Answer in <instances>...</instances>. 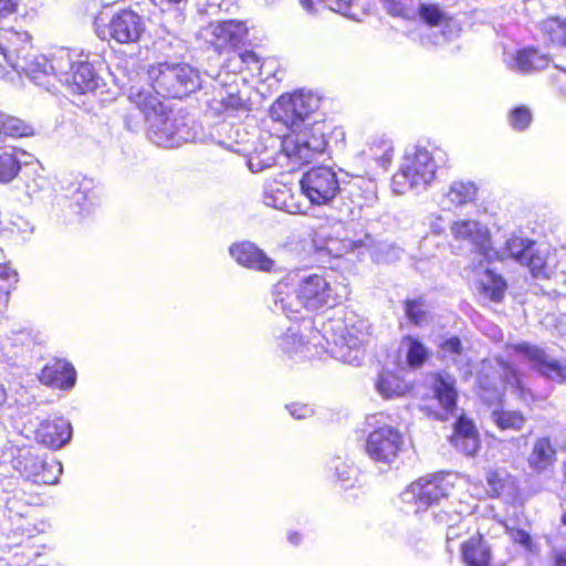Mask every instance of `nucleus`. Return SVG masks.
Here are the masks:
<instances>
[{"instance_id": "1", "label": "nucleus", "mask_w": 566, "mask_h": 566, "mask_svg": "<svg viewBox=\"0 0 566 566\" xmlns=\"http://www.w3.org/2000/svg\"><path fill=\"white\" fill-rule=\"evenodd\" d=\"M128 99L144 114L148 138L157 146L174 148L195 137L185 118L168 109L149 88L130 86Z\"/></svg>"}, {"instance_id": "2", "label": "nucleus", "mask_w": 566, "mask_h": 566, "mask_svg": "<svg viewBox=\"0 0 566 566\" xmlns=\"http://www.w3.org/2000/svg\"><path fill=\"white\" fill-rule=\"evenodd\" d=\"M147 76L156 96L182 98L201 86L199 72L187 63L151 64L147 67Z\"/></svg>"}, {"instance_id": "3", "label": "nucleus", "mask_w": 566, "mask_h": 566, "mask_svg": "<svg viewBox=\"0 0 566 566\" xmlns=\"http://www.w3.org/2000/svg\"><path fill=\"white\" fill-rule=\"evenodd\" d=\"M438 164L424 147H413L403 156L399 170L391 178V188L398 195L409 190L422 191L436 178Z\"/></svg>"}, {"instance_id": "4", "label": "nucleus", "mask_w": 566, "mask_h": 566, "mask_svg": "<svg viewBox=\"0 0 566 566\" xmlns=\"http://www.w3.org/2000/svg\"><path fill=\"white\" fill-rule=\"evenodd\" d=\"M324 338L332 357L348 365H360L367 338L363 322L352 325L342 321L331 322L324 327Z\"/></svg>"}, {"instance_id": "5", "label": "nucleus", "mask_w": 566, "mask_h": 566, "mask_svg": "<svg viewBox=\"0 0 566 566\" xmlns=\"http://www.w3.org/2000/svg\"><path fill=\"white\" fill-rule=\"evenodd\" d=\"M290 128L291 133L282 140V146L291 159L306 164L326 150V127L323 122L313 120L311 125Z\"/></svg>"}, {"instance_id": "6", "label": "nucleus", "mask_w": 566, "mask_h": 566, "mask_svg": "<svg viewBox=\"0 0 566 566\" xmlns=\"http://www.w3.org/2000/svg\"><path fill=\"white\" fill-rule=\"evenodd\" d=\"M321 99L312 92H295L282 95L270 109L271 117L283 123L287 127L311 125L316 111L319 108Z\"/></svg>"}, {"instance_id": "7", "label": "nucleus", "mask_w": 566, "mask_h": 566, "mask_svg": "<svg viewBox=\"0 0 566 566\" xmlns=\"http://www.w3.org/2000/svg\"><path fill=\"white\" fill-rule=\"evenodd\" d=\"M454 475L451 473H434L412 482L401 493L403 503L413 504L416 512L427 510L447 499L454 488Z\"/></svg>"}, {"instance_id": "8", "label": "nucleus", "mask_w": 566, "mask_h": 566, "mask_svg": "<svg viewBox=\"0 0 566 566\" xmlns=\"http://www.w3.org/2000/svg\"><path fill=\"white\" fill-rule=\"evenodd\" d=\"M384 415L371 416L369 424H378L366 440L365 449L368 457L377 462L391 465L403 446L402 434L395 427L381 423Z\"/></svg>"}, {"instance_id": "9", "label": "nucleus", "mask_w": 566, "mask_h": 566, "mask_svg": "<svg viewBox=\"0 0 566 566\" xmlns=\"http://www.w3.org/2000/svg\"><path fill=\"white\" fill-rule=\"evenodd\" d=\"M298 184L302 195L314 206L331 203L340 191L337 174L327 166L303 172Z\"/></svg>"}, {"instance_id": "10", "label": "nucleus", "mask_w": 566, "mask_h": 566, "mask_svg": "<svg viewBox=\"0 0 566 566\" xmlns=\"http://www.w3.org/2000/svg\"><path fill=\"white\" fill-rule=\"evenodd\" d=\"M70 63V50L60 48L48 56L30 51L21 60H14L12 69L38 82L43 76H54L59 80L60 73H65Z\"/></svg>"}, {"instance_id": "11", "label": "nucleus", "mask_w": 566, "mask_h": 566, "mask_svg": "<svg viewBox=\"0 0 566 566\" xmlns=\"http://www.w3.org/2000/svg\"><path fill=\"white\" fill-rule=\"evenodd\" d=\"M297 289L303 308L310 311H316L324 306L334 307L344 298L336 285L333 286L324 276L318 274L302 277Z\"/></svg>"}, {"instance_id": "12", "label": "nucleus", "mask_w": 566, "mask_h": 566, "mask_svg": "<svg viewBox=\"0 0 566 566\" xmlns=\"http://www.w3.org/2000/svg\"><path fill=\"white\" fill-rule=\"evenodd\" d=\"M450 232L454 241L467 244L489 261L499 254L490 245L488 227L478 220L458 219L450 224Z\"/></svg>"}, {"instance_id": "13", "label": "nucleus", "mask_w": 566, "mask_h": 566, "mask_svg": "<svg viewBox=\"0 0 566 566\" xmlns=\"http://www.w3.org/2000/svg\"><path fill=\"white\" fill-rule=\"evenodd\" d=\"M70 62L71 65L66 67L65 73H60L59 81L70 87L73 93L94 92L101 78L88 62V56L70 50Z\"/></svg>"}, {"instance_id": "14", "label": "nucleus", "mask_w": 566, "mask_h": 566, "mask_svg": "<svg viewBox=\"0 0 566 566\" xmlns=\"http://www.w3.org/2000/svg\"><path fill=\"white\" fill-rule=\"evenodd\" d=\"M512 348L543 377L556 382L566 381V364L554 359L543 348L528 343L515 344Z\"/></svg>"}, {"instance_id": "15", "label": "nucleus", "mask_w": 566, "mask_h": 566, "mask_svg": "<svg viewBox=\"0 0 566 566\" xmlns=\"http://www.w3.org/2000/svg\"><path fill=\"white\" fill-rule=\"evenodd\" d=\"M248 29L243 22L227 20L211 23L206 30V40L219 53L234 51L244 43Z\"/></svg>"}, {"instance_id": "16", "label": "nucleus", "mask_w": 566, "mask_h": 566, "mask_svg": "<svg viewBox=\"0 0 566 566\" xmlns=\"http://www.w3.org/2000/svg\"><path fill=\"white\" fill-rule=\"evenodd\" d=\"M13 468L22 476H24L27 480H31L35 484L56 483L57 476L49 474V471H52L53 469H56L59 474L62 473V465L60 462H45L31 451L20 453L19 457L13 460Z\"/></svg>"}, {"instance_id": "17", "label": "nucleus", "mask_w": 566, "mask_h": 566, "mask_svg": "<svg viewBox=\"0 0 566 566\" xmlns=\"http://www.w3.org/2000/svg\"><path fill=\"white\" fill-rule=\"evenodd\" d=\"M479 197V186L470 179L452 180L443 190L440 206L446 211H455L474 205Z\"/></svg>"}, {"instance_id": "18", "label": "nucleus", "mask_w": 566, "mask_h": 566, "mask_svg": "<svg viewBox=\"0 0 566 566\" xmlns=\"http://www.w3.org/2000/svg\"><path fill=\"white\" fill-rule=\"evenodd\" d=\"M109 33L118 43L137 42L144 30L143 17L132 10H122L114 14L108 24Z\"/></svg>"}, {"instance_id": "19", "label": "nucleus", "mask_w": 566, "mask_h": 566, "mask_svg": "<svg viewBox=\"0 0 566 566\" xmlns=\"http://www.w3.org/2000/svg\"><path fill=\"white\" fill-rule=\"evenodd\" d=\"M30 51H34L32 38L27 31L14 29L4 30L0 33V66L14 65V60L21 57Z\"/></svg>"}, {"instance_id": "20", "label": "nucleus", "mask_w": 566, "mask_h": 566, "mask_svg": "<svg viewBox=\"0 0 566 566\" xmlns=\"http://www.w3.org/2000/svg\"><path fill=\"white\" fill-rule=\"evenodd\" d=\"M72 434L71 422L63 417L43 420L35 430V439L51 449L64 447Z\"/></svg>"}, {"instance_id": "21", "label": "nucleus", "mask_w": 566, "mask_h": 566, "mask_svg": "<svg viewBox=\"0 0 566 566\" xmlns=\"http://www.w3.org/2000/svg\"><path fill=\"white\" fill-rule=\"evenodd\" d=\"M229 252L237 263L244 268L263 272L275 270V261L251 242L234 243Z\"/></svg>"}, {"instance_id": "22", "label": "nucleus", "mask_w": 566, "mask_h": 566, "mask_svg": "<svg viewBox=\"0 0 566 566\" xmlns=\"http://www.w3.org/2000/svg\"><path fill=\"white\" fill-rule=\"evenodd\" d=\"M488 493L502 499L504 502H514L518 496L517 480L504 469L489 470L486 473Z\"/></svg>"}, {"instance_id": "23", "label": "nucleus", "mask_w": 566, "mask_h": 566, "mask_svg": "<svg viewBox=\"0 0 566 566\" xmlns=\"http://www.w3.org/2000/svg\"><path fill=\"white\" fill-rule=\"evenodd\" d=\"M40 380L48 386L69 389L75 384L76 371L70 363L62 359H55L42 368Z\"/></svg>"}, {"instance_id": "24", "label": "nucleus", "mask_w": 566, "mask_h": 566, "mask_svg": "<svg viewBox=\"0 0 566 566\" xmlns=\"http://www.w3.org/2000/svg\"><path fill=\"white\" fill-rule=\"evenodd\" d=\"M274 311L281 312L291 318L303 310L298 289H295L287 281H280L273 287Z\"/></svg>"}, {"instance_id": "25", "label": "nucleus", "mask_w": 566, "mask_h": 566, "mask_svg": "<svg viewBox=\"0 0 566 566\" xmlns=\"http://www.w3.org/2000/svg\"><path fill=\"white\" fill-rule=\"evenodd\" d=\"M453 447L465 455H474L479 449L478 432L473 422L461 417L455 422L454 433L451 437Z\"/></svg>"}, {"instance_id": "26", "label": "nucleus", "mask_w": 566, "mask_h": 566, "mask_svg": "<svg viewBox=\"0 0 566 566\" xmlns=\"http://www.w3.org/2000/svg\"><path fill=\"white\" fill-rule=\"evenodd\" d=\"M264 203L289 213H301V205L295 201L291 189L280 182L270 184L264 191Z\"/></svg>"}, {"instance_id": "27", "label": "nucleus", "mask_w": 566, "mask_h": 566, "mask_svg": "<svg viewBox=\"0 0 566 566\" xmlns=\"http://www.w3.org/2000/svg\"><path fill=\"white\" fill-rule=\"evenodd\" d=\"M462 558L468 566H502L493 560L491 547L481 536L462 545Z\"/></svg>"}, {"instance_id": "28", "label": "nucleus", "mask_w": 566, "mask_h": 566, "mask_svg": "<svg viewBox=\"0 0 566 566\" xmlns=\"http://www.w3.org/2000/svg\"><path fill=\"white\" fill-rule=\"evenodd\" d=\"M277 346L281 350L290 357L300 355L306 356L308 352V345L304 342L300 335V326L295 323H290L285 328H279L274 332Z\"/></svg>"}, {"instance_id": "29", "label": "nucleus", "mask_w": 566, "mask_h": 566, "mask_svg": "<svg viewBox=\"0 0 566 566\" xmlns=\"http://www.w3.org/2000/svg\"><path fill=\"white\" fill-rule=\"evenodd\" d=\"M556 461V449L548 437H538L534 440L527 463L536 472H543Z\"/></svg>"}, {"instance_id": "30", "label": "nucleus", "mask_w": 566, "mask_h": 566, "mask_svg": "<svg viewBox=\"0 0 566 566\" xmlns=\"http://www.w3.org/2000/svg\"><path fill=\"white\" fill-rule=\"evenodd\" d=\"M548 63L549 59L546 54L539 53L536 49L527 48L515 53L512 69L521 73H531L545 69Z\"/></svg>"}, {"instance_id": "31", "label": "nucleus", "mask_w": 566, "mask_h": 566, "mask_svg": "<svg viewBox=\"0 0 566 566\" xmlns=\"http://www.w3.org/2000/svg\"><path fill=\"white\" fill-rule=\"evenodd\" d=\"M434 395L440 405L451 411L457 403L455 379L448 373H438L434 376Z\"/></svg>"}, {"instance_id": "32", "label": "nucleus", "mask_w": 566, "mask_h": 566, "mask_svg": "<svg viewBox=\"0 0 566 566\" xmlns=\"http://www.w3.org/2000/svg\"><path fill=\"white\" fill-rule=\"evenodd\" d=\"M376 389L385 399H391L405 395L408 385L396 374L382 371L377 378Z\"/></svg>"}, {"instance_id": "33", "label": "nucleus", "mask_w": 566, "mask_h": 566, "mask_svg": "<svg viewBox=\"0 0 566 566\" xmlns=\"http://www.w3.org/2000/svg\"><path fill=\"white\" fill-rule=\"evenodd\" d=\"M534 244L535 242L530 239L511 237L506 240L503 250L501 252L496 251L499 254L493 259L511 258L520 264H524L526 262V256Z\"/></svg>"}, {"instance_id": "34", "label": "nucleus", "mask_w": 566, "mask_h": 566, "mask_svg": "<svg viewBox=\"0 0 566 566\" xmlns=\"http://www.w3.org/2000/svg\"><path fill=\"white\" fill-rule=\"evenodd\" d=\"M365 153L378 166L386 169L391 163L394 155L392 142L385 135L376 136L369 143L368 149Z\"/></svg>"}, {"instance_id": "35", "label": "nucleus", "mask_w": 566, "mask_h": 566, "mask_svg": "<svg viewBox=\"0 0 566 566\" xmlns=\"http://www.w3.org/2000/svg\"><path fill=\"white\" fill-rule=\"evenodd\" d=\"M523 265L530 268L534 277H548L552 272L548 249L534 244Z\"/></svg>"}, {"instance_id": "36", "label": "nucleus", "mask_w": 566, "mask_h": 566, "mask_svg": "<svg viewBox=\"0 0 566 566\" xmlns=\"http://www.w3.org/2000/svg\"><path fill=\"white\" fill-rule=\"evenodd\" d=\"M0 135L20 138L34 135V128L23 119L0 111Z\"/></svg>"}, {"instance_id": "37", "label": "nucleus", "mask_w": 566, "mask_h": 566, "mask_svg": "<svg viewBox=\"0 0 566 566\" xmlns=\"http://www.w3.org/2000/svg\"><path fill=\"white\" fill-rule=\"evenodd\" d=\"M221 130L229 134L228 139L219 142L222 147L237 154H245L249 151V147L247 145L248 133L244 129H241L239 126L234 127L229 124H223L221 126Z\"/></svg>"}, {"instance_id": "38", "label": "nucleus", "mask_w": 566, "mask_h": 566, "mask_svg": "<svg viewBox=\"0 0 566 566\" xmlns=\"http://www.w3.org/2000/svg\"><path fill=\"white\" fill-rule=\"evenodd\" d=\"M21 163L17 156V149L0 151V184L11 182L20 172Z\"/></svg>"}, {"instance_id": "39", "label": "nucleus", "mask_w": 566, "mask_h": 566, "mask_svg": "<svg viewBox=\"0 0 566 566\" xmlns=\"http://www.w3.org/2000/svg\"><path fill=\"white\" fill-rule=\"evenodd\" d=\"M491 419L501 430L515 431L521 430L526 421L522 412L503 409L493 410Z\"/></svg>"}, {"instance_id": "40", "label": "nucleus", "mask_w": 566, "mask_h": 566, "mask_svg": "<svg viewBox=\"0 0 566 566\" xmlns=\"http://www.w3.org/2000/svg\"><path fill=\"white\" fill-rule=\"evenodd\" d=\"M72 200L78 207V213H88L95 205L96 196L93 191L92 181L83 179L77 182Z\"/></svg>"}, {"instance_id": "41", "label": "nucleus", "mask_w": 566, "mask_h": 566, "mask_svg": "<svg viewBox=\"0 0 566 566\" xmlns=\"http://www.w3.org/2000/svg\"><path fill=\"white\" fill-rule=\"evenodd\" d=\"M533 122V113L530 107L520 105L513 107L507 114V123L514 132H525Z\"/></svg>"}, {"instance_id": "42", "label": "nucleus", "mask_w": 566, "mask_h": 566, "mask_svg": "<svg viewBox=\"0 0 566 566\" xmlns=\"http://www.w3.org/2000/svg\"><path fill=\"white\" fill-rule=\"evenodd\" d=\"M328 470L342 483V486L349 488L353 485L356 469L340 458H334L328 463Z\"/></svg>"}, {"instance_id": "43", "label": "nucleus", "mask_w": 566, "mask_h": 566, "mask_svg": "<svg viewBox=\"0 0 566 566\" xmlns=\"http://www.w3.org/2000/svg\"><path fill=\"white\" fill-rule=\"evenodd\" d=\"M542 28L552 43L563 45L566 36V19L549 18L543 22Z\"/></svg>"}, {"instance_id": "44", "label": "nucleus", "mask_w": 566, "mask_h": 566, "mask_svg": "<svg viewBox=\"0 0 566 566\" xmlns=\"http://www.w3.org/2000/svg\"><path fill=\"white\" fill-rule=\"evenodd\" d=\"M482 285L485 293L492 301L500 302L502 300L506 289V283L501 276H497L492 271L486 270Z\"/></svg>"}, {"instance_id": "45", "label": "nucleus", "mask_w": 566, "mask_h": 566, "mask_svg": "<svg viewBox=\"0 0 566 566\" xmlns=\"http://www.w3.org/2000/svg\"><path fill=\"white\" fill-rule=\"evenodd\" d=\"M405 313L407 318L416 324L421 325L427 319L428 307L422 297L407 300L405 302Z\"/></svg>"}, {"instance_id": "46", "label": "nucleus", "mask_w": 566, "mask_h": 566, "mask_svg": "<svg viewBox=\"0 0 566 566\" xmlns=\"http://www.w3.org/2000/svg\"><path fill=\"white\" fill-rule=\"evenodd\" d=\"M502 378L506 386L511 387L520 399L527 401L530 392L523 386L520 375L507 364H502Z\"/></svg>"}, {"instance_id": "47", "label": "nucleus", "mask_w": 566, "mask_h": 566, "mask_svg": "<svg viewBox=\"0 0 566 566\" xmlns=\"http://www.w3.org/2000/svg\"><path fill=\"white\" fill-rule=\"evenodd\" d=\"M407 345V360L410 366H420L427 359V349L422 343L412 337H407L405 339Z\"/></svg>"}, {"instance_id": "48", "label": "nucleus", "mask_w": 566, "mask_h": 566, "mask_svg": "<svg viewBox=\"0 0 566 566\" xmlns=\"http://www.w3.org/2000/svg\"><path fill=\"white\" fill-rule=\"evenodd\" d=\"M419 14L430 25H438L446 19V13L437 4H421Z\"/></svg>"}, {"instance_id": "49", "label": "nucleus", "mask_w": 566, "mask_h": 566, "mask_svg": "<svg viewBox=\"0 0 566 566\" xmlns=\"http://www.w3.org/2000/svg\"><path fill=\"white\" fill-rule=\"evenodd\" d=\"M349 244L333 238L327 239L322 245H317L321 252L333 258H340L347 252Z\"/></svg>"}, {"instance_id": "50", "label": "nucleus", "mask_w": 566, "mask_h": 566, "mask_svg": "<svg viewBox=\"0 0 566 566\" xmlns=\"http://www.w3.org/2000/svg\"><path fill=\"white\" fill-rule=\"evenodd\" d=\"M17 272L6 264H0V297L8 295L12 285L17 282Z\"/></svg>"}, {"instance_id": "51", "label": "nucleus", "mask_w": 566, "mask_h": 566, "mask_svg": "<svg viewBox=\"0 0 566 566\" xmlns=\"http://www.w3.org/2000/svg\"><path fill=\"white\" fill-rule=\"evenodd\" d=\"M441 352L444 356H449L453 361L462 355V343L459 337L452 336L444 339L440 345Z\"/></svg>"}, {"instance_id": "52", "label": "nucleus", "mask_w": 566, "mask_h": 566, "mask_svg": "<svg viewBox=\"0 0 566 566\" xmlns=\"http://www.w3.org/2000/svg\"><path fill=\"white\" fill-rule=\"evenodd\" d=\"M479 385L481 389L480 395L486 402L491 403L500 398L501 394L495 382H489L483 376H480Z\"/></svg>"}, {"instance_id": "53", "label": "nucleus", "mask_w": 566, "mask_h": 566, "mask_svg": "<svg viewBox=\"0 0 566 566\" xmlns=\"http://www.w3.org/2000/svg\"><path fill=\"white\" fill-rule=\"evenodd\" d=\"M424 224L430 229V231L440 235L446 232L447 221L440 213H430L426 217Z\"/></svg>"}, {"instance_id": "54", "label": "nucleus", "mask_w": 566, "mask_h": 566, "mask_svg": "<svg viewBox=\"0 0 566 566\" xmlns=\"http://www.w3.org/2000/svg\"><path fill=\"white\" fill-rule=\"evenodd\" d=\"M233 60H239L241 64L245 65L249 70L259 69V56L250 50H244L241 52H233Z\"/></svg>"}, {"instance_id": "55", "label": "nucleus", "mask_w": 566, "mask_h": 566, "mask_svg": "<svg viewBox=\"0 0 566 566\" xmlns=\"http://www.w3.org/2000/svg\"><path fill=\"white\" fill-rule=\"evenodd\" d=\"M15 344H21L24 347L30 348L35 343H41V336L39 334H33L31 331H20L15 334L14 337Z\"/></svg>"}, {"instance_id": "56", "label": "nucleus", "mask_w": 566, "mask_h": 566, "mask_svg": "<svg viewBox=\"0 0 566 566\" xmlns=\"http://www.w3.org/2000/svg\"><path fill=\"white\" fill-rule=\"evenodd\" d=\"M290 415L295 419H306L314 412L313 408L305 403H292L286 407Z\"/></svg>"}, {"instance_id": "57", "label": "nucleus", "mask_w": 566, "mask_h": 566, "mask_svg": "<svg viewBox=\"0 0 566 566\" xmlns=\"http://www.w3.org/2000/svg\"><path fill=\"white\" fill-rule=\"evenodd\" d=\"M220 102L226 109L238 111L244 106V101L241 98V96L233 92L228 93L227 96L221 95Z\"/></svg>"}, {"instance_id": "58", "label": "nucleus", "mask_w": 566, "mask_h": 566, "mask_svg": "<svg viewBox=\"0 0 566 566\" xmlns=\"http://www.w3.org/2000/svg\"><path fill=\"white\" fill-rule=\"evenodd\" d=\"M467 530V526L463 525L462 518L460 515L454 516V523L449 524L447 528V542L454 541L460 537L461 533Z\"/></svg>"}, {"instance_id": "59", "label": "nucleus", "mask_w": 566, "mask_h": 566, "mask_svg": "<svg viewBox=\"0 0 566 566\" xmlns=\"http://www.w3.org/2000/svg\"><path fill=\"white\" fill-rule=\"evenodd\" d=\"M512 539L523 546L526 551L531 552L533 542L531 535L524 530H516L512 532Z\"/></svg>"}, {"instance_id": "60", "label": "nucleus", "mask_w": 566, "mask_h": 566, "mask_svg": "<svg viewBox=\"0 0 566 566\" xmlns=\"http://www.w3.org/2000/svg\"><path fill=\"white\" fill-rule=\"evenodd\" d=\"M354 187L357 186L358 188H364L366 196H365V202L369 203L376 199V184L371 180H358V182L353 185Z\"/></svg>"}, {"instance_id": "61", "label": "nucleus", "mask_w": 566, "mask_h": 566, "mask_svg": "<svg viewBox=\"0 0 566 566\" xmlns=\"http://www.w3.org/2000/svg\"><path fill=\"white\" fill-rule=\"evenodd\" d=\"M138 113L137 114H134V113H129L126 117H125V127L130 130V132H139L143 127V124H142V118L140 116L144 114L140 113V111L137 108Z\"/></svg>"}, {"instance_id": "62", "label": "nucleus", "mask_w": 566, "mask_h": 566, "mask_svg": "<svg viewBox=\"0 0 566 566\" xmlns=\"http://www.w3.org/2000/svg\"><path fill=\"white\" fill-rule=\"evenodd\" d=\"M18 0H0V18H7L15 12Z\"/></svg>"}, {"instance_id": "63", "label": "nucleus", "mask_w": 566, "mask_h": 566, "mask_svg": "<svg viewBox=\"0 0 566 566\" xmlns=\"http://www.w3.org/2000/svg\"><path fill=\"white\" fill-rule=\"evenodd\" d=\"M302 8L310 14H315L318 12L319 7H322L321 0H300Z\"/></svg>"}, {"instance_id": "64", "label": "nucleus", "mask_w": 566, "mask_h": 566, "mask_svg": "<svg viewBox=\"0 0 566 566\" xmlns=\"http://www.w3.org/2000/svg\"><path fill=\"white\" fill-rule=\"evenodd\" d=\"M554 566H566V551H557L554 553Z\"/></svg>"}]
</instances>
